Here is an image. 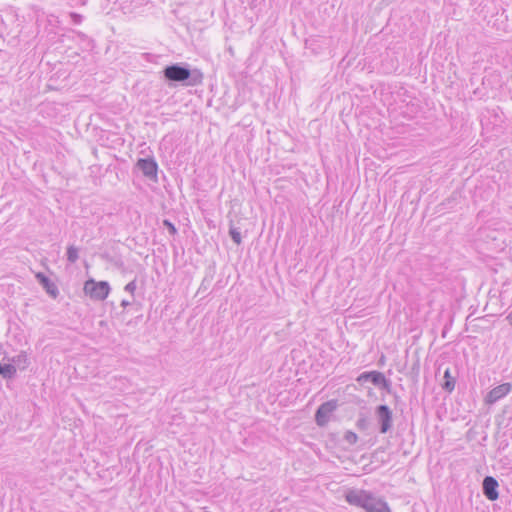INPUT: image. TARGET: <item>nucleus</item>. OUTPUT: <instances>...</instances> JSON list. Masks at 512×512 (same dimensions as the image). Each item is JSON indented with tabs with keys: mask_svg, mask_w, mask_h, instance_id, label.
<instances>
[{
	"mask_svg": "<svg viewBox=\"0 0 512 512\" xmlns=\"http://www.w3.org/2000/svg\"><path fill=\"white\" fill-rule=\"evenodd\" d=\"M350 505L363 508L366 512H391L387 502L366 490L351 489L345 495Z\"/></svg>",
	"mask_w": 512,
	"mask_h": 512,
	"instance_id": "obj_1",
	"label": "nucleus"
},
{
	"mask_svg": "<svg viewBox=\"0 0 512 512\" xmlns=\"http://www.w3.org/2000/svg\"><path fill=\"white\" fill-rule=\"evenodd\" d=\"M162 72L167 81L179 82L185 86H197L203 81V73L199 69L190 70L181 63L168 65Z\"/></svg>",
	"mask_w": 512,
	"mask_h": 512,
	"instance_id": "obj_2",
	"label": "nucleus"
},
{
	"mask_svg": "<svg viewBox=\"0 0 512 512\" xmlns=\"http://www.w3.org/2000/svg\"><path fill=\"white\" fill-rule=\"evenodd\" d=\"M83 290L91 299L102 301L108 297L110 285L106 281L96 282L93 279H89L84 283Z\"/></svg>",
	"mask_w": 512,
	"mask_h": 512,
	"instance_id": "obj_3",
	"label": "nucleus"
},
{
	"mask_svg": "<svg viewBox=\"0 0 512 512\" xmlns=\"http://www.w3.org/2000/svg\"><path fill=\"white\" fill-rule=\"evenodd\" d=\"M357 381L359 383L369 381L373 383L375 386L386 390L388 393L391 392V381L386 379L385 375L379 371L363 372L358 376Z\"/></svg>",
	"mask_w": 512,
	"mask_h": 512,
	"instance_id": "obj_4",
	"label": "nucleus"
},
{
	"mask_svg": "<svg viewBox=\"0 0 512 512\" xmlns=\"http://www.w3.org/2000/svg\"><path fill=\"white\" fill-rule=\"evenodd\" d=\"M375 415L382 434L389 432L393 426L392 410L387 405H379L375 409Z\"/></svg>",
	"mask_w": 512,
	"mask_h": 512,
	"instance_id": "obj_5",
	"label": "nucleus"
},
{
	"mask_svg": "<svg viewBox=\"0 0 512 512\" xmlns=\"http://www.w3.org/2000/svg\"><path fill=\"white\" fill-rule=\"evenodd\" d=\"M512 391L511 383H502L491 389L486 395L484 401L487 405H493L506 397Z\"/></svg>",
	"mask_w": 512,
	"mask_h": 512,
	"instance_id": "obj_6",
	"label": "nucleus"
},
{
	"mask_svg": "<svg viewBox=\"0 0 512 512\" xmlns=\"http://www.w3.org/2000/svg\"><path fill=\"white\" fill-rule=\"evenodd\" d=\"M337 403L335 400H330L322 403L316 413H315V421L319 426H325L329 421V417L332 412L336 409Z\"/></svg>",
	"mask_w": 512,
	"mask_h": 512,
	"instance_id": "obj_7",
	"label": "nucleus"
},
{
	"mask_svg": "<svg viewBox=\"0 0 512 512\" xmlns=\"http://www.w3.org/2000/svg\"><path fill=\"white\" fill-rule=\"evenodd\" d=\"M498 487H499V484L494 477L486 476L483 479L482 490H483V494L486 496V498L488 500L495 501L498 499V497H499Z\"/></svg>",
	"mask_w": 512,
	"mask_h": 512,
	"instance_id": "obj_8",
	"label": "nucleus"
},
{
	"mask_svg": "<svg viewBox=\"0 0 512 512\" xmlns=\"http://www.w3.org/2000/svg\"><path fill=\"white\" fill-rule=\"evenodd\" d=\"M137 167L142 171L144 176L153 179L157 176V163L152 158H141L137 161Z\"/></svg>",
	"mask_w": 512,
	"mask_h": 512,
	"instance_id": "obj_9",
	"label": "nucleus"
},
{
	"mask_svg": "<svg viewBox=\"0 0 512 512\" xmlns=\"http://www.w3.org/2000/svg\"><path fill=\"white\" fill-rule=\"evenodd\" d=\"M35 277L50 296L53 298L58 296L59 290L57 286L44 273L38 272Z\"/></svg>",
	"mask_w": 512,
	"mask_h": 512,
	"instance_id": "obj_10",
	"label": "nucleus"
},
{
	"mask_svg": "<svg viewBox=\"0 0 512 512\" xmlns=\"http://www.w3.org/2000/svg\"><path fill=\"white\" fill-rule=\"evenodd\" d=\"M15 367L24 370L29 365V358L25 351H21L18 355L9 359Z\"/></svg>",
	"mask_w": 512,
	"mask_h": 512,
	"instance_id": "obj_11",
	"label": "nucleus"
},
{
	"mask_svg": "<svg viewBox=\"0 0 512 512\" xmlns=\"http://www.w3.org/2000/svg\"><path fill=\"white\" fill-rule=\"evenodd\" d=\"M17 369L14 364L10 361L9 363L2 364L0 362V375L4 379H13L16 376Z\"/></svg>",
	"mask_w": 512,
	"mask_h": 512,
	"instance_id": "obj_12",
	"label": "nucleus"
},
{
	"mask_svg": "<svg viewBox=\"0 0 512 512\" xmlns=\"http://www.w3.org/2000/svg\"><path fill=\"white\" fill-rule=\"evenodd\" d=\"M445 382L442 388L448 392H451L455 388V378L451 376L450 370L447 368L444 372Z\"/></svg>",
	"mask_w": 512,
	"mask_h": 512,
	"instance_id": "obj_13",
	"label": "nucleus"
},
{
	"mask_svg": "<svg viewBox=\"0 0 512 512\" xmlns=\"http://www.w3.org/2000/svg\"><path fill=\"white\" fill-rule=\"evenodd\" d=\"M79 258V250L77 247L70 245L67 248V260L70 263H75Z\"/></svg>",
	"mask_w": 512,
	"mask_h": 512,
	"instance_id": "obj_14",
	"label": "nucleus"
},
{
	"mask_svg": "<svg viewBox=\"0 0 512 512\" xmlns=\"http://www.w3.org/2000/svg\"><path fill=\"white\" fill-rule=\"evenodd\" d=\"M229 235L231 236V238L234 241V243H236L237 245L241 244V242H242L241 233H240V231L237 228L230 227Z\"/></svg>",
	"mask_w": 512,
	"mask_h": 512,
	"instance_id": "obj_15",
	"label": "nucleus"
},
{
	"mask_svg": "<svg viewBox=\"0 0 512 512\" xmlns=\"http://www.w3.org/2000/svg\"><path fill=\"white\" fill-rule=\"evenodd\" d=\"M344 439L346 442H348L349 444L353 445L357 442L358 440V436L356 433L352 432V431H347L344 435Z\"/></svg>",
	"mask_w": 512,
	"mask_h": 512,
	"instance_id": "obj_16",
	"label": "nucleus"
},
{
	"mask_svg": "<svg viewBox=\"0 0 512 512\" xmlns=\"http://www.w3.org/2000/svg\"><path fill=\"white\" fill-rule=\"evenodd\" d=\"M163 224L165 227H167V229L171 235H175L177 233V229H176L175 225L172 222H170L169 220L165 219L163 221Z\"/></svg>",
	"mask_w": 512,
	"mask_h": 512,
	"instance_id": "obj_17",
	"label": "nucleus"
},
{
	"mask_svg": "<svg viewBox=\"0 0 512 512\" xmlns=\"http://www.w3.org/2000/svg\"><path fill=\"white\" fill-rule=\"evenodd\" d=\"M137 288V285H136V279L130 281L124 288V290L126 292H129L131 293L132 295L134 294L135 290Z\"/></svg>",
	"mask_w": 512,
	"mask_h": 512,
	"instance_id": "obj_18",
	"label": "nucleus"
},
{
	"mask_svg": "<svg viewBox=\"0 0 512 512\" xmlns=\"http://www.w3.org/2000/svg\"><path fill=\"white\" fill-rule=\"evenodd\" d=\"M70 18H71L72 22L77 25L80 24L83 20V16L76 12H71Z\"/></svg>",
	"mask_w": 512,
	"mask_h": 512,
	"instance_id": "obj_19",
	"label": "nucleus"
},
{
	"mask_svg": "<svg viewBox=\"0 0 512 512\" xmlns=\"http://www.w3.org/2000/svg\"><path fill=\"white\" fill-rule=\"evenodd\" d=\"M131 305V302L128 300H122L121 306L126 308L127 306Z\"/></svg>",
	"mask_w": 512,
	"mask_h": 512,
	"instance_id": "obj_20",
	"label": "nucleus"
},
{
	"mask_svg": "<svg viewBox=\"0 0 512 512\" xmlns=\"http://www.w3.org/2000/svg\"><path fill=\"white\" fill-rule=\"evenodd\" d=\"M365 422H366L365 419L358 420V422H357L358 427L363 428L365 425Z\"/></svg>",
	"mask_w": 512,
	"mask_h": 512,
	"instance_id": "obj_21",
	"label": "nucleus"
},
{
	"mask_svg": "<svg viewBox=\"0 0 512 512\" xmlns=\"http://www.w3.org/2000/svg\"><path fill=\"white\" fill-rule=\"evenodd\" d=\"M508 319L510 321V324L512 325V313L508 316Z\"/></svg>",
	"mask_w": 512,
	"mask_h": 512,
	"instance_id": "obj_22",
	"label": "nucleus"
}]
</instances>
